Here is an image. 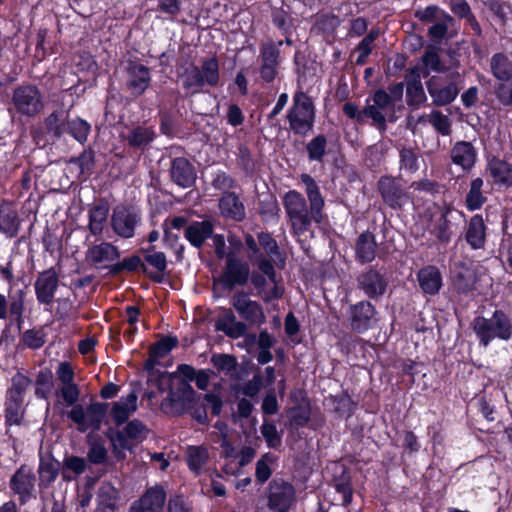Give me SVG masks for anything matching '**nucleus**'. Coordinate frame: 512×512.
I'll list each match as a JSON object with an SVG mask.
<instances>
[{
  "label": "nucleus",
  "instance_id": "obj_1",
  "mask_svg": "<svg viewBox=\"0 0 512 512\" xmlns=\"http://www.w3.org/2000/svg\"><path fill=\"white\" fill-rule=\"evenodd\" d=\"M305 185V192L309 201V208L305 197L297 190H289L283 197V206L289 218L291 230L294 235L302 236L308 232L314 221L322 223L325 200L315 179L307 173L300 175Z\"/></svg>",
  "mask_w": 512,
  "mask_h": 512
},
{
  "label": "nucleus",
  "instance_id": "obj_2",
  "mask_svg": "<svg viewBox=\"0 0 512 512\" xmlns=\"http://www.w3.org/2000/svg\"><path fill=\"white\" fill-rule=\"evenodd\" d=\"M470 327L484 348L495 339L508 342L512 339V314L504 309H495L490 317L475 316Z\"/></svg>",
  "mask_w": 512,
  "mask_h": 512
},
{
  "label": "nucleus",
  "instance_id": "obj_3",
  "mask_svg": "<svg viewBox=\"0 0 512 512\" xmlns=\"http://www.w3.org/2000/svg\"><path fill=\"white\" fill-rule=\"evenodd\" d=\"M286 119L294 135L307 136L313 130L316 119L313 99L304 91H296L292 98V105L287 111Z\"/></svg>",
  "mask_w": 512,
  "mask_h": 512
},
{
  "label": "nucleus",
  "instance_id": "obj_4",
  "mask_svg": "<svg viewBox=\"0 0 512 512\" xmlns=\"http://www.w3.org/2000/svg\"><path fill=\"white\" fill-rule=\"evenodd\" d=\"M32 380L17 372L11 378V386L7 388L4 402L5 426L21 425L25 415L24 395Z\"/></svg>",
  "mask_w": 512,
  "mask_h": 512
},
{
  "label": "nucleus",
  "instance_id": "obj_5",
  "mask_svg": "<svg viewBox=\"0 0 512 512\" xmlns=\"http://www.w3.org/2000/svg\"><path fill=\"white\" fill-rule=\"evenodd\" d=\"M170 226L177 230L183 229L184 238L196 249H201L213 237L215 230V223L210 218L189 221L185 216H174L170 219Z\"/></svg>",
  "mask_w": 512,
  "mask_h": 512
},
{
  "label": "nucleus",
  "instance_id": "obj_6",
  "mask_svg": "<svg viewBox=\"0 0 512 512\" xmlns=\"http://www.w3.org/2000/svg\"><path fill=\"white\" fill-rule=\"evenodd\" d=\"M201 397L202 395L197 394L190 383L177 381L161 401L160 409L165 414L181 416L192 408L196 398Z\"/></svg>",
  "mask_w": 512,
  "mask_h": 512
},
{
  "label": "nucleus",
  "instance_id": "obj_7",
  "mask_svg": "<svg viewBox=\"0 0 512 512\" xmlns=\"http://www.w3.org/2000/svg\"><path fill=\"white\" fill-rule=\"evenodd\" d=\"M376 190L385 206L401 211L409 202L410 196L402 178L384 174L376 182Z\"/></svg>",
  "mask_w": 512,
  "mask_h": 512
},
{
  "label": "nucleus",
  "instance_id": "obj_8",
  "mask_svg": "<svg viewBox=\"0 0 512 512\" xmlns=\"http://www.w3.org/2000/svg\"><path fill=\"white\" fill-rule=\"evenodd\" d=\"M109 406L108 402H92L85 410L81 404H76L68 412L67 417L77 424L80 432H85L88 428L98 431L106 417Z\"/></svg>",
  "mask_w": 512,
  "mask_h": 512
},
{
  "label": "nucleus",
  "instance_id": "obj_9",
  "mask_svg": "<svg viewBox=\"0 0 512 512\" xmlns=\"http://www.w3.org/2000/svg\"><path fill=\"white\" fill-rule=\"evenodd\" d=\"M347 323L357 334L374 329L379 322V312L371 300L363 299L347 308Z\"/></svg>",
  "mask_w": 512,
  "mask_h": 512
},
{
  "label": "nucleus",
  "instance_id": "obj_10",
  "mask_svg": "<svg viewBox=\"0 0 512 512\" xmlns=\"http://www.w3.org/2000/svg\"><path fill=\"white\" fill-rule=\"evenodd\" d=\"M141 211L127 204L116 205L110 217L112 231L123 239H130L135 236L136 228L141 224Z\"/></svg>",
  "mask_w": 512,
  "mask_h": 512
},
{
  "label": "nucleus",
  "instance_id": "obj_11",
  "mask_svg": "<svg viewBox=\"0 0 512 512\" xmlns=\"http://www.w3.org/2000/svg\"><path fill=\"white\" fill-rule=\"evenodd\" d=\"M283 41L268 39L259 47V75L263 82H274L279 74L282 63L281 46Z\"/></svg>",
  "mask_w": 512,
  "mask_h": 512
},
{
  "label": "nucleus",
  "instance_id": "obj_12",
  "mask_svg": "<svg viewBox=\"0 0 512 512\" xmlns=\"http://www.w3.org/2000/svg\"><path fill=\"white\" fill-rule=\"evenodd\" d=\"M12 104L19 114L35 117L44 108L43 94L36 85H20L13 90Z\"/></svg>",
  "mask_w": 512,
  "mask_h": 512
},
{
  "label": "nucleus",
  "instance_id": "obj_13",
  "mask_svg": "<svg viewBox=\"0 0 512 512\" xmlns=\"http://www.w3.org/2000/svg\"><path fill=\"white\" fill-rule=\"evenodd\" d=\"M124 74L125 89L135 98L142 96L151 86L150 68L142 64L137 58L126 60Z\"/></svg>",
  "mask_w": 512,
  "mask_h": 512
},
{
  "label": "nucleus",
  "instance_id": "obj_14",
  "mask_svg": "<svg viewBox=\"0 0 512 512\" xmlns=\"http://www.w3.org/2000/svg\"><path fill=\"white\" fill-rule=\"evenodd\" d=\"M148 434L147 426L139 419H133L126 423L123 430L114 431L109 428L106 436L114 444V450L116 444L122 449L132 451L135 445L142 443Z\"/></svg>",
  "mask_w": 512,
  "mask_h": 512
},
{
  "label": "nucleus",
  "instance_id": "obj_15",
  "mask_svg": "<svg viewBox=\"0 0 512 512\" xmlns=\"http://www.w3.org/2000/svg\"><path fill=\"white\" fill-rule=\"evenodd\" d=\"M36 476L31 467L22 464L10 477L9 488L18 496L20 506L26 505L30 500L37 498Z\"/></svg>",
  "mask_w": 512,
  "mask_h": 512
},
{
  "label": "nucleus",
  "instance_id": "obj_16",
  "mask_svg": "<svg viewBox=\"0 0 512 512\" xmlns=\"http://www.w3.org/2000/svg\"><path fill=\"white\" fill-rule=\"evenodd\" d=\"M357 288L367 296L368 300L382 298L388 288V279L380 269L370 265L356 278Z\"/></svg>",
  "mask_w": 512,
  "mask_h": 512
},
{
  "label": "nucleus",
  "instance_id": "obj_17",
  "mask_svg": "<svg viewBox=\"0 0 512 512\" xmlns=\"http://www.w3.org/2000/svg\"><path fill=\"white\" fill-rule=\"evenodd\" d=\"M250 278V268L247 262L229 252L226 264L219 282L226 290H233L236 286H245Z\"/></svg>",
  "mask_w": 512,
  "mask_h": 512
},
{
  "label": "nucleus",
  "instance_id": "obj_18",
  "mask_svg": "<svg viewBox=\"0 0 512 512\" xmlns=\"http://www.w3.org/2000/svg\"><path fill=\"white\" fill-rule=\"evenodd\" d=\"M295 498L294 486L282 478H274L268 486V507L273 512H287Z\"/></svg>",
  "mask_w": 512,
  "mask_h": 512
},
{
  "label": "nucleus",
  "instance_id": "obj_19",
  "mask_svg": "<svg viewBox=\"0 0 512 512\" xmlns=\"http://www.w3.org/2000/svg\"><path fill=\"white\" fill-rule=\"evenodd\" d=\"M453 211L456 212L459 217L465 219L466 214L463 211L455 209L452 203H445L440 207V216L430 230V234L443 246H447L451 242L458 229V225L453 223L450 217Z\"/></svg>",
  "mask_w": 512,
  "mask_h": 512
},
{
  "label": "nucleus",
  "instance_id": "obj_20",
  "mask_svg": "<svg viewBox=\"0 0 512 512\" xmlns=\"http://www.w3.org/2000/svg\"><path fill=\"white\" fill-rule=\"evenodd\" d=\"M231 305L237 311L239 317L251 326H260L266 322L262 305L249 299L243 291L233 295Z\"/></svg>",
  "mask_w": 512,
  "mask_h": 512
},
{
  "label": "nucleus",
  "instance_id": "obj_21",
  "mask_svg": "<svg viewBox=\"0 0 512 512\" xmlns=\"http://www.w3.org/2000/svg\"><path fill=\"white\" fill-rule=\"evenodd\" d=\"M59 287V275L54 267L39 272L35 283V295L39 304L50 306Z\"/></svg>",
  "mask_w": 512,
  "mask_h": 512
},
{
  "label": "nucleus",
  "instance_id": "obj_22",
  "mask_svg": "<svg viewBox=\"0 0 512 512\" xmlns=\"http://www.w3.org/2000/svg\"><path fill=\"white\" fill-rule=\"evenodd\" d=\"M166 499L164 487L156 484L148 487L140 498L132 503L130 512H162Z\"/></svg>",
  "mask_w": 512,
  "mask_h": 512
},
{
  "label": "nucleus",
  "instance_id": "obj_23",
  "mask_svg": "<svg viewBox=\"0 0 512 512\" xmlns=\"http://www.w3.org/2000/svg\"><path fill=\"white\" fill-rule=\"evenodd\" d=\"M477 281L476 271L463 262L457 264L451 271V286L459 295L472 294L476 290Z\"/></svg>",
  "mask_w": 512,
  "mask_h": 512
},
{
  "label": "nucleus",
  "instance_id": "obj_24",
  "mask_svg": "<svg viewBox=\"0 0 512 512\" xmlns=\"http://www.w3.org/2000/svg\"><path fill=\"white\" fill-rule=\"evenodd\" d=\"M440 77L432 76L426 81L427 91L432 98V104L437 107L446 106L452 103L459 94V88L453 81L442 86Z\"/></svg>",
  "mask_w": 512,
  "mask_h": 512
},
{
  "label": "nucleus",
  "instance_id": "obj_25",
  "mask_svg": "<svg viewBox=\"0 0 512 512\" xmlns=\"http://www.w3.org/2000/svg\"><path fill=\"white\" fill-rule=\"evenodd\" d=\"M463 237L471 250L485 248L487 242V226L481 214L472 215L466 222Z\"/></svg>",
  "mask_w": 512,
  "mask_h": 512
},
{
  "label": "nucleus",
  "instance_id": "obj_26",
  "mask_svg": "<svg viewBox=\"0 0 512 512\" xmlns=\"http://www.w3.org/2000/svg\"><path fill=\"white\" fill-rule=\"evenodd\" d=\"M61 471V462L58 461L51 452L46 454L39 452L37 485L41 490L51 487L60 475Z\"/></svg>",
  "mask_w": 512,
  "mask_h": 512
},
{
  "label": "nucleus",
  "instance_id": "obj_27",
  "mask_svg": "<svg viewBox=\"0 0 512 512\" xmlns=\"http://www.w3.org/2000/svg\"><path fill=\"white\" fill-rule=\"evenodd\" d=\"M170 177L174 184L184 189L193 187L197 180L195 167L185 157L171 160Z\"/></svg>",
  "mask_w": 512,
  "mask_h": 512
},
{
  "label": "nucleus",
  "instance_id": "obj_28",
  "mask_svg": "<svg viewBox=\"0 0 512 512\" xmlns=\"http://www.w3.org/2000/svg\"><path fill=\"white\" fill-rule=\"evenodd\" d=\"M419 288L424 296L434 297L443 287V276L435 265H426L416 274Z\"/></svg>",
  "mask_w": 512,
  "mask_h": 512
},
{
  "label": "nucleus",
  "instance_id": "obj_29",
  "mask_svg": "<svg viewBox=\"0 0 512 512\" xmlns=\"http://www.w3.org/2000/svg\"><path fill=\"white\" fill-rule=\"evenodd\" d=\"M140 252L143 255V262L155 269V271L148 269V273H144V275L155 283H162L168 266L165 253L162 251H156L155 246L141 248Z\"/></svg>",
  "mask_w": 512,
  "mask_h": 512
},
{
  "label": "nucleus",
  "instance_id": "obj_30",
  "mask_svg": "<svg viewBox=\"0 0 512 512\" xmlns=\"http://www.w3.org/2000/svg\"><path fill=\"white\" fill-rule=\"evenodd\" d=\"M22 220L15 205L3 199L0 202V233L8 238H15L19 234Z\"/></svg>",
  "mask_w": 512,
  "mask_h": 512
},
{
  "label": "nucleus",
  "instance_id": "obj_31",
  "mask_svg": "<svg viewBox=\"0 0 512 512\" xmlns=\"http://www.w3.org/2000/svg\"><path fill=\"white\" fill-rule=\"evenodd\" d=\"M218 206L221 216L227 220L242 222L246 218L244 203L233 191L223 192Z\"/></svg>",
  "mask_w": 512,
  "mask_h": 512
},
{
  "label": "nucleus",
  "instance_id": "obj_32",
  "mask_svg": "<svg viewBox=\"0 0 512 512\" xmlns=\"http://www.w3.org/2000/svg\"><path fill=\"white\" fill-rule=\"evenodd\" d=\"M406 103L414 109L419 108L426 100L421 77L416 67L410 68L406 75Z\"/></svg>",
  "mask_w": 512,
  "mask_h": 512
},
{
  "label": "nucleus",
  "instance_id": "obj_33",
  "mask_svg": "<svg viewBox=\"0 0 512 512\" xmlns=\"http://www.w3.org/2000/svg\"><path fill=\"white\" fill-rule=\"evenodd\" d=\"M477 155L476 148L468 141H457L450 151L452 163L464 171H470L475 166Z\"/></svg>",
  "mask_w": 512,
  "mask_h": 512
},
{
  "label": "nucleus",
  "instance_id": "obj_34",
  "mask_svg": "<svg viewBox=\"0 0 512 512\" xmlns=\"http://www.w3.org/2000/svg\"><path fill=\"white\" fill-rule=\"evenodd\" d=\"M375 235L370 231H363L356 239L354 251L355 259L360 264H370L374 261L377 251Z\"/></svg>",
  "mask_w": 512,
  "mask_h": 512
},
{
  "label": "nucleus",
  "instance_id": "obj_35",
  "mask_svg": "<svg viewBox=\"0 0 512 512\" xmlns=\"http://www.w3.org/2000/svg\"><path fill=\"white\" fill-rule=\"evenodd\" d=\"M215 330L223 332L231 339H238L247 334L248 326L243 321H237L231 309H224V315L215 321Z\"/></svg>",
  "mask_w": 512,
  "mask_h": 512
},
{
  "label": "nucleus",
  "instance_id": "obj_36",
  "mask_svg": "<svg viewBox=\"0 0 512 512\" xmlns=\"http://www.w3.org/2000/svg\"><path fill=\"white\" fill-rule=\"evenodd\" d=\"M342 110L348 118L356 120L357 122H362L363 117H366L370 118L378 129L382 130L386 128V118L375 106H365L362 111H359L357 104L346 102Z\"/></svg>",
  "mask_w": 512,
  "mask_h": 512
},
{
  "label": "nucleus",
  "instance_id": "obj_37",
  "mask_svg": "<svg viewBox=\"0 0 512 512\" xmlns=\"http://www.w3.org/2000/svg\"><path fill=\"white\" fill-rule=\"evenodd\" d=\"M137 395L134 391L122 396L119 401L112 403L110 416L117 427L128 422L131 414L137 410Z\"/></svg>",
  "mask_w": 512,
  "mask_h": 512
},
{
  "label": "nucleus",
  "instance_id": "obj_38",
  "mask_svg": "<svg viewBox=\"0 0 512 512\" xmlns=\"http://www.w3.org/2000/svg\"><path fill=\"white\" fill-rule=\"evenodd\" d=\"M487 170L495 184L507 188L512 186V163L493 156L487 162Z\"/></svg>",
  "mask_w": 512,
  "mask_h": 512
},
{
  "label": "nucleus",
  "instance_id": "obj_39",
  "mask_svg": "<svg viewBox=\"0 0 512 512\" xmlns=\"http://www.w3.org/2000/svg\"><path fill=\"white\" fill-rule=\"evenodd\" d=\"M109 216V205L104 199H100L88 210V228L92 235H101L104 229V225L107 222Z\"/></svg>",
  "mask_w": 512,
  "mask_h": 512
},
{
  "label": "nucleus",
  "instance_id": "obj_40",
  "mask_svg": "<svg viewBox=\"0 0 512 512\" xmlns=\"http://www.w3.org/2000/svg\"><path fill=\"white\" fill-rule=\"evenodd\" d=\"M156 138V132L152 126L137 125L131 129L126 137L129 148L144 151Z\"/></svg>",
  "mask_w": 512,
  "mask_h": 512
},
{
  "label": "nucleus",
  "instance_id": "obj_41",
  "mask_svg": "<svg viewBox=\"0 0 512 512\" xmlns=\"http://www.w3.org/2000/svg\"><path fill=\"white\" fill-rule=\"evenodd\" d=\"M86 258L94 265L105 261L113 262L120 258V251L112 243L102 242L89 247L86 252Z\"/></svg>",
  "mask_w": 512,
  "mask_h": 512
},
{
  "label": "nucleus",
  "instance_id": "obj_42",
  "mask_svg": "<svg viewBox=\"0 0 512 512\" xmlns=\"http://www.w3.org/2000/svg\"><path fill=\"white\" fill-rule=\"evenodd\" d=\"M120 493L111 483H102L98 489L96 502L97 512H115Z\"/></svg>",
  "mask_w": 512,
  "mask_h": 512
},
{
  "label": "nucleus",
  "instance_id": "obj_43",
  "mask_svg": "<svg viewBox=\"0 0 512 512\" xmlns=\"http://www.w3.org/2000/svg\"><path fill=\"white\" fill-rule=\"evenodd\" d=\"M69 111L56 109L44 119V127L48 135L53 139H60L66 133Z\"/></svg>",
  "mask_w": 512,
  "mask_h": 512
},
{
  "label": "nucleus",
  "instance_id": "obj_44",
  "mask_svg": "<svg viewBox=\"0 0 512 512\" xmlns=\"http://www.w3.org/2000/svg\"><path fill=\"white\" fill-rule=\"evenodd\" d=\"M25 297L26 291L24 289L14 291L13 296H11L10 313L8 314L9 324L7 327L15 326L18 332H21L25 322Z\"/></svg>",
  "mask_w": 512,
  "mask_h": 512
},
{
  "label": "nucleus",
  "instance_id": "obj_45",
  "mask_svg": "<svg viewBox=\"0 0 512 512\" xmlns=\"http://www.w3.org/2000/svg\"><path fill=\"white\" fill-rule=\"evenodd\" d=\"M123 272L127 273H148V267L143 262L141 256L133 254L123 258L121 261L109 266V274L111 276H118Z\"/></svg>",
  "mask_w": 512,
  "mask_h": 512
},
{
  "label": "nucleus",
  "instance_id": "obj_46",
  "mask_svg": "<svg viewBox=\"0 0 512 512\" xmlns=\"http://www.w3.org/2000/svg\"><path fill=\"white\" fill-rule=\"evenodd\" d=\"M490 72L498 81L512 80V61L503 52H497L490 59Z\"/></svg>",
  "mask_w": 512,
  "mask_h": 512
},
{
  "label": "nucleus",
  "instance_id": "obj_47",
  "mask_svg": "<svg viewBox=\"0 0 512 512\" xmlns=\"http://www.w3.org/2000/svg\"><path fill=\"white\" fill-rule=\"evenodd\" d=\"M483 185L484 181L481 177H476L471 180L469 190L464 200L465 207L468 211L473 212L479 210L487 202V197L482 191Z\"/></svg>",
  "mask_w": 512,
  "mask_h": 512
},
{
  "label": "nucleus",
  "instance_id": "obj_48",
  "mask_svg": "<svg viewBox=\"0 0 512 512\" xmlns=\"http://www.w3.org/2000/svg\"><path fill=\"white\" fill-rule=\"evenodd\" d=\"M333 487L342 495V506L348 507L353 500L352 477L347 469H343L340 475L333 477Z\"/></svg>",
  "mask_w": 512,
  "mask_h": 512
},
{
  "label": "nucleus",
  "instance_id": "obj_49",
  "mask_svg": "<svg viewBox=\"0 0 512 512\" xmlns=\"http://www.w3.org/2000/svg\"><path fill=\"white\" fill-rule=\"evenodd\" d=\"M419 148L402 146L399 149V170L414 174L419 170Z\"/></svg>",
  "mask_w": 512,
  "mask_h": 512
},
{
  "label": "nucleus",
  "instance_id": "obj_50",
  "mask_svg": "<svg viewBox=\"0 0 512 512\" xmlns=\"http://www.w3.org/2000/svg\"><path fill=\"white\" fill-rule=\"evenodd\" d=\"M209 452L203 446H189L186 453V462L190 471L199 475L204 465L208 462Z\"/></svg>",
  "mask_w": 512,
  "mask_h": 512
},
{
  "label": "nucleus",
  "instance_id": "obj_51",
  "mask_svg": "<svg viewBox=\"0 0 512 512\" xmlns=\"http://www.w3.org/2000/svg\"><path fill=\"white\" fill-rule=\"evenodd\" d=\"M87 463L82 457L70 455L65 456L62 463L61 476L64 481L73 480V473L76 476L83 474L86 471Z\"/></svg>",
  "mask_w": 512,
  "mask_h": 512
},
{
  "label": "nucleus",
  "instance_id": "obj_52",
  "mask_svg": "<svg viewBox=\"0 0 512 512\" xmlns=\"http://www.w3.org/2000/svg\"><path fill=\"white\" fill-rule=\"evenodd\" d=\"M327 137L325 134H318L306 143V152L309 162L322 163L326 155Z\"/></svg>",
  "mask_w": 512,
  "mask_h": 512
},
{
  "label": "nucleus",
  "instance_id": "obj_53",
  "mask_svg": "<svg viewBox=\"0 0 512 512\" xmlns=\"http://www.w3.org/2000/svg\"><path fill=\"white\" fill-rule=\"evenodd\" d=\"M206 85L216 87L220 82L219 62L216 56L204 58L199 67Z\"/></svg>",
  "mask_w": 512,
  "mask_h": 512
},
{
  "label": "nucleus",
  "instance_id": "obj_54",
  "mask_svg": "<svg viewBox=\"0 0 512 512\" xmlns=\"http://www.w3.org/2000/svg\"><path fill=\"white\" fill-rule=\"evenodd\" d=\"M91 131V125L80 117L67 120L66 133L73 137L76 141L84 144Z\"/></svg>",
  "mask_w": 512,
  "mask_h": 512
},
{
  "label": "nucleus",
  "instance_id": "obj_55",
  "mask_svg": "<svg viewBox=\"0 0 512 512\" xmlns=\"http://www.w3.org/2000/svg\"><path fill=\"white\" fill-rule=\"evenodd\" d=\"M35 396L38 399L47 400L54 388L53 374L49 369L40 370L35 380Z\"/></svg>",
  "mask_w": 512,
  "mask_h": 512
},
{
  "label": "nucleus",
  "instance_id": "obj_56",
  "mask_svg": "<svg viewBox=\"0 0 512 512\" xmlns=\"http://www.w3.org/2000/svg\"><path fill=\"white\" fill-rule=\"evenodd\" d=\"M334 411L341 417L349 419L357 409V402L349 395L348 391L343 390L340 394L334 396Z\"/></svg>",
  "mask_w": 512,
  "mask_h": 512
},
{
  "label": "nucleus",
  "instance_id": "obj_57",
  "mask_svg": "<svg viewBox=\"0 0 512 512\" xmlns=\"http://www.w3.org/2000/svg\"><path fill=\"white\" fill-rule=\"evenodd\" d=\"M205 85L199 66L192 64L191 70L187 72L182 80L183 88L191 95H194L201 92Z\"/></svg>",
  "mask_w": 512,
  "mask_h": 512
},
{
  "label": "nucleus",
  "instance_id": "obj_58",
  "mask_svg": "<svg viewBox=\"0 0 512 512\" xmlns=\"http://www.w3.org/2000/svg\"><path fill=\"white\" fill-rule=\"evenodd\" d=\"M177 378V372L157 371L154 376L149 377L148 381L157 388L159 393H169Z\"/></svg>",
  "mask_w": 512,
  "mask_h": 512
},
{
  "label": "nucleus",
  "instance_id": "obj_59",
  "mask_svg": "<svg viewBox=\"0 0 512 512\" xmlns=\"http://www.w3.org/2000/svg\"><path fill=\"white\" fill-rule=\"evenodd\" d=\"M21 343L29 349L37 350L44 346L46 334L43 328H32L24 331L20 338Z\"/></svg>",
  "mask_w": 512,
  "mask_h": 512
},
{
  "label": "nucleus",
  "instance_id": "obj_60",
  "mask_svg": "<svg viewBox=\"0 0 512 512\" xmlns=\"http://www.w3.org/2000/svg\"><path fill=\"white\" fill-rule=\"evenodd\" d=\"M260 431L269 448L278 449L281 446L282 437L277 431L276 424L273 421H268L264 418Z\"/></svg>",
  "mask_w": 512,
  "mask_h": 512
},
{
  "label": "nucleus",
  "instance_id": "obj_61",
  "mask_svg": "<svg viewBox=\"0 0 512 512\" xmlns=\"http://www.w3.org/2000/svg\"><path fill=\"white\" fill-rule=\"evenodd\" d=\"M236 161L237 165L246 176H250L255 172L256 164L252 157V153L247 145L240 144L238 146Z\"/></svg>",
  "mask_w": 512,
  "mask_h": 512
},
{
  "label": "nucleus",
  "instance_id": "obj_62",
  "mask_svg": "<svg viewBox=\"0 0 512 512\" xmlns=\"http://www.w3.org/2000/svg\"><path fill=\"white\" fill-rule=\"evenodd\" d=\"M179 344L178 338L176 336H164L157 342H155L149 350L152 354L158 358H164L168 355L174 348H176Z\"/></svg>",
  "mask_w": 512,
  "mask_h": 512
},
{
  "label": "nucleus",
  "instance_id": "obj_63",
  "mask_svg": "<svg viewBox=\"0 0 512 512\" xmlns=\"http://www.w3.org/2000/svg\"><path fill=\"white\" fill-rule=\"evenodd\" d=\"M339 17L333 13L321 14L316 18L314 28L322 34H331L339 26Z\"/></svg>",
  "mask_w": 512,
  "mask_h": 512
},
{
  "label": "nucleus",
  "instance_id": "obj_64",
  "mask_svg": "<svg viewBox=\"0 0 512 512\" xmlns=\"http://www.w3.org/2000/svg\"><path fill=\"white\" fill-rule=\"evenodd\" d=\"M496 99L505 107L512 106V79L510 81H498L494 86Z\"/></svg>",
  "mask_w": 512,
  "mask_h": 512
}]
</instances>
